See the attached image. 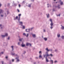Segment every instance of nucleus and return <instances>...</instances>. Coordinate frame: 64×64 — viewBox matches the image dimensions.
Returning <instances> with one entry per match:
<instances>
[{
    "instance_id": "f257e3e1",
    "label": "nucleus",
    "mask_w": 64,
    "mask_h": 64,
    "mask_svg": "<svg viewBox=\"0 0 64 64\" xmlns=\"http://www.w3.org/2000/svg\"><path fill=\"white\" fill-rule=\"evenodd\" d=\"M21 16V14H20L18 15V16L19 18H18V21H19L20 20V16Z\"/></svg>"
},
{
    "instance_id": "f03ea898",
    "label": "nucleus",
    "mask_w": 64,
    "mask_h": 64,
    "mask_svg": "<svg viewBox=\"0 0 64 64\" xmlns=\"http://www.w3.org/2000/svg\"><path fill=\"white\" fill-rule=\"evenodd\" d=\"M50 21L51 22V23H50V25H52L53 24V22H52V20L51 19H50Z\"/></svg>"
},
{
    "instance_id": "7ed1b4c3",
    "label": "nucleus",
    "mask_w": 64,
    "mask_h": 64,
    "mask_svg": "<svg viewBox=\"0 0 64 64\" xmlns=\"http://www.w3.org/2000/svg\"><path fill=\"white\" fill-rule=\"evenodd\" d=\"M8 36V34L7 33L5 35H2V36L3 38L5 37V36Z\"/></svg>"
},
{
    "instance_id": "20e7f679",
    "label": "nucleus",
    "mask_w": 64,
    "mask_h": 64,
    "mask_svg": "<svg viewBox=\"0 0 64 64\" xmlns=\"http://www.w3.org/2000/svg\"><path fill=\"white\" fill-rule=\"evenodd\" d=\"M23 35H24L25 36H26V37H28V34H26L25 33H24L23 34Z\"/></svg>"
},
{
    "instance_id": "39448f33",
    "label": "nucleus",
    "mask_w": 64,
    "mask_h": 64,
    "mask_svg": "<svg viewBox=\"0 0 64 64\" xmlns=\"http://www.w3.org/2000/svg\"><path fill=\"white\" fill-rule=\"evenodd\" d=\"M26 31L27 32H28L30 31V29H26Z\"/></svg>"
},
{
    "instance_id": "423d86ee",
    "label": "nucleus",
    "mask_w": 64,
    "mask_h": 64,
    "mask_svg": "<svg viewBox=\"0 0 64 64\" xmlns=\"http://www.w3.org/2000/svg\"><path fill=\"white\" fill-rule=\"evenodd\" d=\"M19 21V22L20 24H22L21 25L22 26V24H23V22H20V21Z\"/></svg>"
},
{
    "instance_id": "0eeeda50",
    "label": "nucleus",
    "mask_w": 64,
    "mask_h": 64,
    "mask_svg": "<svg viewBox=\"0 0 64 64\" xmlns=\"http://www.w3.org/2000/svg\"><path fill=\"white\" fill-rule=\"evenodd\" d=\"M46 50L47 51H48V52H49V51H50V50H48V48H47L46 49Z\"/></svg>"
},
{
    "instance_id": "6e6552de",
    "label": "nucleus",
    "mask_w": 64,
    "mask_h": 64,
    "mask_svg": "<svg viewBox=\"0 0 64 64\" xmlns=\"http://www.w3.org/2000/svg\"><path fill=\"white\" fill-rule=\"evenodd\" d=\"M59 2H61L60 3V5H63V2H61V0H60Z\"/></svg>"
},
{
    "instance_id": "1a4fd4ad",
    "label": "nucleus",
    "mask_w": 64,
    "mask_h": 64,
    "mask_svg": "<svg viewBox=\"0 0 64 64\" xmlns=\"http://www.w3.org/2000/svg\"><path fill=\"white\" fill-rule=\"evenodd\" d=\"M32 36L33 37H34V38H35V37H36V35L35 34H32Z\"/></svg>"
},
{
    "instance_id": "9d476101",
    "label": "nucleus",
    "mask_w": 64,
    "mask_h": 64,
    "mask_svg": "<svg viewBox=\"0 0 64 64\" xmlns=\"http://www.w3.org/2000/svg\"><path fill=\"white\" fill-rule=\"evenodd\" d=\"M46 62H48L49 61H48V59H47V57H46Z\"/></svg>"
},
{
    "instance_id": "9b49d317",
    "label": "nucleus",
    "mask_w": 64,
    "mask_h": 64,
    "mask_svg": "<svg viewBox=\"0 0 64 64\" xmlns=\"http://www.w3.org/2000/svg\"><path fill=\"white\" fill-rule=\"evenodd\" d=\"M23 43H22V47H23L25 46V44H23Z\"/></svg>"
},
{
    "instance_id": "f8f14e48",
    "label": "nucleus",
    "mask_w": 64,
    "mask_h": 64,
    "mask_svg": "<svg viewBox=\"0 0 64 64\" xmlns=\"http://www.w3.org/2000/svg\"><path fill=\"white\" fill-rule=\"evenodd\" d=\"M16 59H17V62H19V59H18L17 58H16Z\"/></svg>"
},
{
    "instance_id": "ddd939ff",
    "label": "nucleus",
    "mask_w": 64,
    "mask_h": 64,
    "mask_svg": "<svg viewBox=\"0 0 64 64\" xmlns=\"http://www.w3.org/2000/svg\"><path fill=\"white\" fill-rule=\"evenodd\" d=\"M50 25L51 26V29H52L53 28V27H52V26H53V24H52V25Z\"/></svg>"
},
{
    "instance_id": "4468645a",
    "label": "nucleus",
    "mask_w": 64,
    "mask_h": 64,
    "mask_svg": "<svg viewBox=\"0 0 64 64\" xmlns=\"http://www.w3.org/2000/svg\"><path fill=\"white\" fill-rule=\"evenodd\" d=\"M30 44V43H26V46H28Z\"/></svg>"
},
{
    "instance_id": "2eb2a0df",
    "label": "nucleus",
    "mask_w": 64,
    "mask_h": 64,
    "mask_svg": "<svg viewBox=\"0 0 64 64\" xmlns=\"http://www.w3.org/2000/svg\"><path fill=\"white\" fill-rule=\"evenodd\" d=\"M44 39L45 41H47V39L46 38H44Z\"/></svg>"
},
{
    "instance_id": "dca6fc26",
    "label": "nucleus",
    "mask_w": 64,
    "mask_h": 64,
    "mask_svg": "<svg viewBox=\"0 0 64 64\" xmlns=\"http://www.w3.org/2000/svg\"><path fill=\"white\" fill-rule=\"evenodd\" d=\"M57 36H58V37L59 38V37H60V34H57Z\"/></svg>"
},
{
    "instance_id": "f3484780",
    "label": "nucleus",
    "mask_w": 64,
    "mask_h": 64,
    "mask_svg": "<svg viewBox=\"0 0 64 64\" xmlns=\"http://www.w3.org/2000/svg\"><path fill=\"white\" fill-rule=\"evenodd\" d=\"M46 57L47 58V57H48V56H49L50 55L47 54L46 55Z\"/></svg>"
},
{
    "instance_id": "a211bd4d",
    "label": "nucleus",
    "mask_w": 64,
    "mask_h": 64,
    "mask_svg": "<svg viewBox=\"0 0 64 64\" xmlns=\"http://www.w3.org/2000/svg\"><path fill=\"white\" fill-rule=\"evenodd\" d=\"M62 29H64V27L63 26H62L61 28Z\"/></svg>"
},
{
    "instance_id": "6ab92c4d",
    "label": "nucleus",
    "mask_w": 64,
    "mask_h": 64,
    "mask_svg": "<svg viewBox=\"0 0 64 64\" xmlns=\"http://www.w3.org/2000/svg\"><path fill=\"white\" fill-rule=\"evenodd\" d=\"M11 47L12 48V50H13V49H13V48L14 47V46H11Z\"/></svg>"
},
{
    "instance_id": "aec40b11",
    "label": "nucleus",
    "mask_w": 64,
    "mask_h": 64,
    "mask_svg": "<svg viewBox=\"0 0 64 64\" xmlns=\"http://www.w3.org/2000/svg\"><path fill=\"white\" fill-rule=\"evenodd\" d=\"M23 39V38L21 39L20 38L19 39V41H22V40Z\"/></svg>"
},
{
    "instance_id": "412c9836",
    "label": "nucleus",
    "mask_w": 64,
    "mask_h": 64,
    "mask_svg": "<svg viewBox=\"0 0 64 64\" xmlns=\"http://www.w3.org/2000/svg\"><path fill=\"white\" fill-rule=\"evenodd\" d=\"M39 58H42V56L41 54H40L39 56Z\"/></svg>"
},
{
    "instance_id": "4be33fe9",
    "label": "nucleus",
    "mask_w": 64,
    "mask_h": 64,
    "mask_svg": "<svg viewBox=\"0 0 64 64\" xmlns=\"http://www.w3.org/2000/svg\"><path fill=\"white\" fill-rule=\"evenodd\" d=\"M22 29H25V26H22Z\"/></svg>"
},
{
    "instance_id": "5701e85b",
    "label": "nucleus",
    "mask_w": 64,
    "mask_h": 64,
    "mask_svg": "<svg viewBox=\"0 0 64 64\" xmlns=\"http://www.w3.org/2000/svg\"><path fill=\"white\" fill-rule=\"evenodd\" d=\"M0 10L1 11L0 12V13H2V11H3V10Z\"/></svg>"
},
{
    "instance_id": "b1692460",
    "label": "nucleus",
    "mask_w": 64,
    "mask_h": 64,
    "mask_svg": "<svg viewBox=\"0 0 64 64\" xmlns=\"http://www.w3.org/2000/svg\"><path fill=\"white\" fill-rule=\"evenodd\" d=\"M49 17V14H48V15L47 16V17L48 18Z\"/></svg>"
},
{
    "instance_id": "393cba45",
    "label": "nucleus",
    "mask_w": 64,
    "mask_h": 64,
    "mask_svg": "<svg viewBox=\"0 0 64 64\" xmlns=\"http://www.w3.org/2000/svg\"><path fill=\"white\" fill-rule=\"evenodd\" d=\"M16 19H18V16H17L16 18Z\"/></svg>"
},
{
    "instance_id": "a878e982",
    "label": "nucleus",
    "mask_w": 64,
    "mask_h": 64,
    "mask_svg": "<svg viewBox=\"0 0 64 64\" xmlns=\"http://www.w3.org/2000/svg\"><path fill=\"white\" fill-rule=\"evenodd\" d=\"M39 54H42V52H41V51H40L39 52Z\"/></svg>"
},
{
    "instance_id": "bb28decb",
    "label": "nucleus",
    "mask_w": 64,
    "mask_h": 64,
    "mask_svg": "<svg viewBox=\"0 0 64 64\" xmlns=\"http://www.w3.org/2000/svg\"><path fill=\"white\" fill-rule=\"evenodd\" d=\"M28 6L29 7H31V4H29L28 5Z\"/></svg>"
},
{
    "instance_id": "cd10ccee",
    "label": "nucleus",
    "mask_w": 64,
    "mask_h": 64,
    "mask_svg": "<svg viewBox=\"0 0 64 64\" xmlns=\"http://www.w3.org/2000/svg\"><path fill=\"white\" fill-rule=\"evenodd\" d=\"M50 61H51L52 62V64L53 63V61L52 60H51Z\"/></svg>"
},
{
    "instance_id": "c85d7f7f",
    "label": "nucleus",
    "mask_w": 64,
    "mask_h": 64,
    "mask_svg": "<svg viewBox=\"0 0 64 64\" xmlns=\"http://www.w3.org/2000/svg\"><path fill=\"white\" fill-rule=\"evenodd\" d=\"M62 39H64V36H62Z\"/></svg>"
},
{
    "instance_id": "c756f323",
    "label": "nucleus",
    "mask_w": 64,
    "mask_h": 64,
    "mask_svg": "<svg viewBox=\"0 0 64 64\" xmlns=\"http://www.w3.org/2000/svg\"><path fill=\"white\" fill-rule=\"evenodd\" d=\"M12 55H13V56L14 55H15V53H14V54L12 53Z\"/></svg>"
},
{
    "instance_id": "7c9ffc66",
    "label": "nucleus",
    "mask_w": 64,
    "mask_h": 64,
    "mask_svg": "<svg viewBox=\"0 0 64 64\" xmlns=\"http://www.w3.org/2000/svg\"><path fill=\"white\" fill-rule=\"evenodd\" d=\"M17 11H18V12H20L19 10L18 9H17Z\"/></svg>"
},
{
    "instance_id": "2f4dec72",
    "label": "nucleus",
    "mask_w": 64,
    "mask_h": 64,
    "mask_svg": "<svg viewBox=\"0 0 64 64\" xmlns=\"http://www.w3.org/2000/svg\"><path fill=\"white\" fill-rule=\"evenodd\" d=\"M50 56H51L52 57L53 56V55L52 54H50Z\"/></svg>"
},
{
    "instance_id": "473e14b6",
    "label": "nucleus",
    "mask_w": 64,
    "mask_h": 64,
    "mask_svg": "<svg viewBox=\"0 0 64 64\" xmlns=\"http://www.w3.org/2000/svg\"><path fill=\"white\" fill-rule=\"evenodd\" d=\"M46 56V54H45V55H44V57H45V56Z\"/></svg>"
},
{
    "instance_id": "72a5a7b5",
    "label": "nucleus",
    "mask_w": 64,
    "mask_h": 64,
    "mask_svg": "<svg viewBox=\"0 0 64 64\" xmlns=\"http://www.w3.org/2000/svg\"><path fill=\"white\" fill-rule=\"evenodd\" d=\"M19 7H20V6H21V5H20V4H19L18 5Z\"/></svg>"
},
{
    "instance_id": "f704fd0d",
    "label": "nucleus",
    "mask_w": 64,
    "mask_h": 64,
    "mask_svg": "<svg viewBox=\"0 0 64 64\" xmlns=\"http://www.w3.org/2000/svg\"><path fill=\"white\" fill-rule=\"evenodd\" d=\"M1 6H2V4H0V7H1Z\"/></svg>"
},
{
    "instance_id": "c9c22d12",
    "label": "nucleus",
    "mask_w": 64,
    "mask_h": 64,
    "mask_svg": "<svg viewBox=\"0 0 64 64\" xmlns=\"http://www.w3.org/2000/svg\"><path fill=\"white\" fill-rule=\"evenodd\" d=\"M9 39H10V37H8V40H9Z\"/></svg>"
},
{
    "instance_id": "e433bc0d",
    "label": "nucleus",
    "mask_w": 64,
    "mask_h": 64,
    "mask_svg": "<svg viewBox=\"0 0 64 64\" xmlns=\"http://www.w3.org/2000/svg\"><path fill=\"white\" fill-rule=\"evenodd\" d=\"M14 59H12V62H14Z\"/></svg>"
},
{
    "instance_id": "4c0bfd02",
    "label": "nucleus",
    "mask_w": 64,
    "mask_h": 64,
    "mask_svg": "<svg viewBox=\"0 0 64 64\" xmlns=\"http://www.w3.org/2000/svg\"><path fill=\"white\" fill-rule=\"evenodd\" d=\"M24 2H25L24 1H23L22 2V3H24Z\"/></svg>"
},
{
    "instance_id": "58836bf2",
    "label": "nucleus",
    "mask_w": 64,
    "mask_h": 64,
    "mask_svg": "<svg viewBox=\"0 0 64 64\" xmlns=\"http://www.w3.org/2000/svg\"><path fill=\"white\" fill-rule=\"evenodd\" d=\"M50 51H52V50H49Z\"/></svg>"
},
{
    "instance_id": "ea45409f",
    "label": "nucleus",
    "mask_w": 64,
    "mask_h": 64,
    "mask_svg": "<svg viewBox=\"0 0 64 64\" xmlns=\"http://www.w3.org/2000/svg\"><path fill=\"white\" fill-rule=\"evenodd\" d=\"M6 59H7V58H8V56H6Z\"/></svg>"
},
{
    "instance_id": "a19ab883",
    "label": "nucleus",
    "mask_w": 64,
    "mask_h": 64,
    "mask_svg": "<svg viewBox=\"0 0 64 64\" xmlns=\"http://www.w3.org/2000/svg\"><path fill=\"white\" fill-rule=\"evenodd\" d=\"M1 53V54H3V53H4L3 52H2Z\"/></svg>"
},
{
    "instance_id": "79ce46f5",
    "label": "nucleus",
    "mask_w": 64,
    "mask_h": 64,
    "mask_svg": "<svg viewBox=\"0 0 64 64\" xmlns=\"http://www.w3.org/2000/svg\"><path fill=\"white\" fill-rule=\"evenodd\" d=\"M18 45H20V42H18Z\"/></svg>"
},
{
    "instance_id": "37998d69",
    "label": "nucleus",
    "mask_w": 64,
    "mask_h": 64,
    "mask_svg": "<svg viewBox=\"0 0 64 64\" xmlns=\"http://www.w3.org/2000/svg\"><path fill=\"white\" fill-rule=\"evenodd\" d=\"M57 62V61H54V63H56Z\"/></svg>"
},
{
    "instance_id": "c03bdc74",
    "label": "nucleus",
    "mask_w": 64,
    "mask_h": 64,
    "mask_svg": "<svg viewBox=\"0 0 64 64\" xmlns=\"http://www.w3.org/2000/svg\"><path fill=\"white\" fill-rule=\"evenodd\" d=\"M33 29V28H31V30H32V29Z\"/></svg>"
},
{
    "instance_id": "a18cd8bd",
    "label": "nucleus",
    "mask_w": 64,
    "mask_h": 64,
    "mask_svg": "<svg viewBox=\"0 0 64 64\" xmlns=\"http://www.w3.org/2000/svg\"><path fill=\"white\" fill-rule=\"evenodd\" d=\"M60 16V14L58 15V16Z\"/></svg>"
},
{
    "instance_id": "49530a36",
    "label": "nucleus",
    "mask_w": 64,
    "mask_h": 64,
    "mask_svg": "<svg viewBox=\"0 0 64 64\" xmlns=\"http://www.w3.org/2000/svg\"><path fill=\"white\" fill-rule=\"evenodd\" d=\"M1 16L2 17H3V15H1Z\"/></svg>"
},
{
    "instance_id": "de8ad7c7",
    "label": "nucleus",
    "mask_w": 64,
    "mask_h": 64,
    "mask_svg": "<svg viewBox=\"0 0 64 64\" xmlns=\"http://www.w3.org/2000/svg\"><path fill=\"white\" fill-rule=\"evenodd\" d=\"M44 32H45V30H44Z\"/></svg>"
},
{
    "instance_id": "09e8293b",
    "label": "nucleus",
    "mask_w": 64,
    "mask_h": 64,
    "mask_svg": "<svg viewBox=\"0 0 64 64\" xmlns=\"http://www.w3.org/2000/svg\"><path fill=\"white\" fill-rule=\"evenodd\" d=\"M8 6H9V5H10V4H8Z\"/></svg>"
},
{
    "instance_id": "8fccbe9b",
    "label": "nucleus",
    "mask_w": 64,
    "mask_h": 64,
    "mask_svg": "<svg viewBox=\"0 0 64 64\" xmlns=\"http://www.w3.org/2000/svg\"><path fill=\"white\" fill-rule=\"evenodd\" d=\"M0 27H1V26H2V24H0Z\"/></svg>"
},
{
    "instance_id": "3c124183",
    "label": "nucleus",
    "mask_w": 64,
    "mask_h": 64,
    "mask_svg": "<svg viewBox=\"0 0 64 64\" xmlns=\"http://www.w3.org/2000/svg\"><path fill=\"white\" fill-rule=\"evenodd\" d=\"M2 64H3V62H2Z\"/></svg>"
},
{
    "instance_id": "603ef678",
    "label": "nucleus",
    "mask_w": 64,
    "mask_h": 64,
    "mask_svg": "<svg viewBox=\"0 0 64 64\" xmlns=\"http://www.w3.org/2000/svg\"><path fill=\"white\" fill-rule=\"evenodd\" d=\"M36 59H38V57H36Z\"/></svg>"
},
{
    "instance_id": "864d4df0",
    "label": "nucleus",
    "mask_w": 64,
    "mask_h": 64,
    "mask_svg": "<svg viewBox=\"0 0 64 64\" xmlns=\"http://www.w3.org/2000/svg\"><path fill=\"white\" fill-rule=\"evenodd\" d=\"M30 46H31V44H30Z\"/></svg>"
},
{
    "instance_id": "5fc2aeb1",
    "label": "nucleus",
    "mask_w": 64,
    "mask_h": 64,
    "mask_svg": "<svg viewBox=\"0 0 64 64\" xmlns=\"http://www.w3.org/2000/svg\"><path fill=\"white\" fill-rule=\"evenodd\" d=\"M58 8H60V7H59V6L58 7Z\"/></svg>"
},
{
    "instance_id": "6e6d98bb",
    "label": "nucleus",
    "mask_w": 64,
    "mask_h": 64,
    "mask_svg": "<svg viewBox=\"0 0 64 64\" xmlns=\"http://www.w3.org/2000/svg\"><path fill=\"white\" fill-rule=\"evenodd\" d=\"M54 1H56V0H54Z\"/></svg>"
},
{
    "instance_id": "4d7b16f0",
    "label": "nucleus",
    "mask_w": 64,
    "mask_h": 64,
    "mask_svg": "<svg viewBox=\"0 0 64 64\" xmlns=\"http://www.w3.org/2000/svg\"><path fill=\"white\" fill-rule=\"evenodd\" d=\"M36 64L35 63H34V64Z\"/></svg>"
},
{
    "instance_id": "13d9d810",
    "label": "nucleus",
    "mask_w": 64,
    "mask_h": 64,
    "mask_svg": "<svg viewBox=\"0 0 64 64\" xmlns=\"http://www.w3.org/2000/svg\"><path fill=\"white\" fill-rule=\"evenodd\" d=\"M48 5H49V4H48Z\"/></svg>"
},
{
    "instance_id": "bf43d9fd",
    "label": "nucleus",
    "mask_w": 64,
    "mask_h": 64,
    "mask_svg": "<svg viewBox=\"0 0 64 64\" xmlns=\"http://www.w3.org/2000/svg\"><path fill=\"white\" fill-rule=\"evenodd\" d=\"M57 3V2H56V3Z\"/></svg>"
},
{
    "instance_id": "052dcab7",
    "label": "nucleus",
    "mask_w": 64,
    "mask_h": 64,
    "mask_svg": "<svg viewBox=\"0 0 64 64\" xmlns=\"http://www.w3.org/2000/svg\"><path fill=\"white\" fill-rule=\"evenodd\" d=\"M16 56H17V55H16Z\"/></svg>"
},
{
    "instance_id": "680f3d73",
    "label": "nucleus",
    "mask_w": 64,
    "mask_h": 64,
    "mask_svg": "<svg viewBox=\"0 0 64 64\" xmlns=\"http://www.w3.org/2000/svg\"><path fill=\"white\" fill-rule=\"evenodd\" d=\"M25 52V53H26V52Z\"/></svg>"
},
{
    "instance_id": "e2e57ef3",
    "label": "nucleus",
    "mask_w": 64,
    "mask_h": 64,
    "mask_svg": "<svg viewBox=\"0 0 64 64\" xmlns=\"http://www.w3.org/2000/svg\"><path fill=\"white\" fill-rule=\"evenodd\" d=\"M48 7H49V6H48Z\"/></svg>"
},
{
    "instance_id": "0e129e2a",
    "label": "nucleus",
    "mask_w": 64,
    "mask_h": 64,
    "mask_svg": "<svg viewBox=\"0 0 64 64\" xmlns=\"http://www.w3.org/2000/svg\"><path fill=\"white\" fill-rule=\"evenodd\" d=\"M58 6H59V5H58Z\"/></svg>"
},
{
    "instance_id": "69168bd1",
    "label": "nucleus",
    "mask_w": 64,
    "mask_h": 64,
    "mask_svg": "<svg viewBox=\"0 0 64 64\" xmlns=\"http://www.w3.org/2000/svg\"><path fill=\"white\" fill-rule=\"evenodd\" d=\"M1 28H2V27Z\"/></svg>"
}]
</instances>
